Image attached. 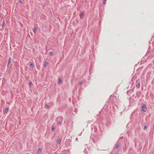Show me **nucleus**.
<instances>
[{"label": "nucleus", "instance_id": "1", "mask_svg": "<svg viewBox=\"0 0 154 154\" xmlns=\"http://www.w3.org/2000/svg\"><path fill=\"white\" fill-rule=\"evenodd\" d=\"M63 120V119L61 117L59 116L57 117L56 120L57 125H60L61 124Z\"/></svg>", "mask_w": 154, "mask_h": 154}, {"label": "nucleus", "instance_id": "2", "mask_svg": "<svg viewBox=\"0 0 154 154\" xmlns=\"http://www.w3.org/2000/svg\"><path fill=\"white\" fill-rule=\"evenodd\" d=\"M141 110L142 111L146 112L147 110V108L146 106L144 104H143L142 108Z\"/></svg>", "mask_w": 154, "mask_h": 154}, {"label": "nucleus", "instance_id": "3", "mask_svg": "<svg viewBox=\"0 0 154 154\" xmlns=\"http://www.w3.org/2000/svg\"><path fill=\"white\" fill-rule=\"evenodd\" d=\"M12 58L11 57H10L9 58L8 60V64H10V63L12 62Z\"/></svg>", "mask_w": 154, "mask_h": 154}, {"label": "nucleus", "instance_id": "4", "mask_svg": "<svg viewBox=\"0 0 154 154\" xmlns=\"http://www.w3.org/2000/svg\"><path fill=\"white\" fill-rule=\"evenodd\" d=\"M61 142V139L60 138H58L57 139V143L58 144H60Z\"/></svg>", "mask_w": 154, "mask_h": 154}, {"label": "nucleus", "instance_id": "5", "mask_svg": "<svg viewBox=\"0 0 154 154\" xmlns=\"http://www.w3.org/2000/svg\"><path fill=\"white\" fill-rule=\"evenodd\" d=\"M33 31L35 33H36L37 31V28L35 26L34 27V29H33Z\"/></svg>", "mask_w": 154, "mask_h": 154}, {"label": "nucleus", "instance_id": "6", "mask_svg": "<svg viewBox=\"0 0 154 154\" xmlns=\"http://www.w3.org/2000/svg\"><path fill=\"white\" fill-rule=\"evenodd\" d=\"M62 79H60V78H59V80H58V84H61L62 83Z\"/></svg>", "mask_w": 154, "mask_h": 154}, {"label": "nucleus", "instance_id": "7", "mask_svg": "<svg viewBox=\"0 0 154 154\" xmlns=\"http://www.w3.org/2000/svg\"><path fill=\"white\" fill-rule=\"evenodd\" d=\"M8 108L7 107L5 110V111H5V113H7L8 112Z\"/></svg>", "mask_w": 154, "mask_h": 154}, {"label": "nucleus", "instance_id": "8", "mask_svg": "<svg viewBox=\"0 0 154 154\" xmlns=\"http://www.w3.org/2000/svg\"><path fill=\"white\" fill-rule=\"evenodd\" d=\"M48 63L47 62H44V66L45 67H46L47 65L48 64Z\"/></svg>", "mask_w": 154, "mask_h": 154}, {"label": "nucleus", "instance_id": "9", "mask_svg": "<svg viewBox=\"0 0 154 154\" xmlns=\"http://www.w3.org/2000/svg\"><path fill=\"white\" fill-rule=\"evenodd\" d=\"M42 149L41 148H39L38 151L37 152L38 153H40L41 152Z\"/></svg>", "mask_w": 154, "mask_h": 154}, {"label": "nucleus", "instance_id": "10", "mask_svg": "<svg viewBox=\"0 0 154 154\" xmlns=\"http://www.w3.org/2000/svg\"><path fill=\"white\" fill-rule=\"evenodd\" d=\"M140 83H138L136 85V87L137 88H139L140 87Z\"/></svg>", "mask_w": 154, "mask_h": 154}, {"label": "nucleus", "instance_id": "11", "mask_svg": "<svg viewBox=\"0 0 154 154\" xmlns=\"http://www.w3.org/2000/svg\"><path fill=\"white\" fill-rule=\"evenodd\" d=\"M119 145L118 143L116 144L115 146V148L117 149L119 148Z\"/></svg>", "mask_w": 154, "mask_h": 154}, {"label": "nucleus", "instance_id": "12", "mask_svg": "<svg viewBox=\"0 0 154 154\" xmlns=\"http://www.w3.org/2000/svg\"><path fill=\"white\" fill-rule=\"evenodd\" d=\"M49 54L51 56H52L53 54V53L52 52L50 51L49 52Z\"/></svg>", "mask_w": 154, "mask_h": 154}, {"label": "nucleus", "instance_id": "13", "mask_svg": "<svg viewBox=\"0 0 154 154\" xmlns=\"http://www.w3.org/2000/svg\"><path fill=\"white\" fill-rule=\"evenodd\" d=\"M34 65L33 63H31V64H30V67H32V68H33L34 67Z\"/></svg>", "mask_w": 154, "mask_h": 154}, {"label": "nucleus", "instance_id": "14", "mask_svg": "<svg viewBox=\"0 0 154 154\" xmlns=\"http://www.w3.org/2000/svg\"><path fill=\"white\" fill-rule=\"evenodd\" d=\"M4 27H5V22H4L3 24H2V28L4 29Z\"/></svg>", "mask_w": 154, "mask_h": 154}, {"label": "nucleus", "instance_id": "15", "mask_svg": "<svg viewBox=\"0 0 154 154\" xmlns=\"http://www.w3.org/2000/svg\"><path fill=\"white\" fill-rule=\"evenodd\" d=\"M45 107L47 108H49L50 107L49 106L48 104H46L45 105Z\"/></svg>", "mask_w": 154, "mask_h": 154}, {"label": "nucleus", "instance_id": "16", "mask_svg": "<svg viewBox=\"0 0 154 154\" xmlns=\"http://www.w3.org/2000/svg\"><path fill=\"white\" fill-rule=\"evenodd\" d=\"M55 128L54 127V126H52V129H51L52 131H53L55 129Z\"/></svg>", "mask_w": 154, "mask_h": 154}, {"label": "nucleus", "instance_id": "17", "mask_svg": "<svg viewBox=\"0 0 154 154\" xmlns=\"http://www.w3.org/2000/svg\"><path fill=\"white\" fill-rule=\"evenodd\" d=\"M84 14L83 13H81L80 14V17L82 18V17L83 16Z\"/></svg>", "mask_w": 154, "mask_h": 154}, {"label": "nucleus", "instance_id": "18", "mask_svg": "<svg viewBox=\"0 0 154 154\" xmlns=\"http://www.w3.org/2000/svg\"><path fill=\"white\" fill-rule=\"evenodd\" d=\"M82 82H81V81L80 82H79V84L80 85H82Z\"/></svg>", "mask_w": 154, "mask_h": 154}, {"label": "nucleus", "instance_id": "19", "mask_svg": "<svg viewBox=\"0 0 154 154\" xmlns=\"http://www.w3.org/2000/svg\"><path fill=\"white\" fill-rule=\"evenodd\" d=\"M144 129H145V130H146L147 129V126L146 125H145L144 126Z\"/></svg>", "mask_w": 154, "mask_h": 154}, {"label": "nucleus", "instance_id": "20", "mask_svg": "<svg viewBox=\"0 0 154 154\" xmlns=\"http://www.w3.org/2000/svg\"><path fill=\"white\" fill-rule=\"evenodd\" d=\"M19 1L20 3H23L21 0H19Z\"/></svg>", "mask_w": 154, "mask_h": 154}, {"label": "nucleus", "instance_id": "21", "mask_svg": "<svg viewBox=\"0 0 154 154\" xmlns=\"http://www.w3.org/2000/svg\"><path fill=\"white\" fill-rule=\"evenodd\" d=\"M106 1H105L104 0V1H103V3L104 4H106Z\"/></svg>", "mask_w": 154, "mask_h": 154}, {"label": "nucleus", "instance_id": "22", "mask_svg": "<svg viewBox=\"0 0 154 154\" xmlns=\"http://www.w3.org/2000/svg\"><path fill=\"white\" fill-rule=\"evenodd\" d=\"M10 65V64H8V65H7V67L8 68H9V67Z\"/></svg>", "mask_w": 154, "mask_h": 154}, {"label": "nucleus", "instance_id": "23", "mask_svg": "<svg viewBox=\"0 0 154 154\" xmlns=\"http://www.w3.org/2000/svg\"><path fill=\"white\" fill-rule=\"evenodd\" d=\"M32 82H30L29 83V85H32Z\"/></svg>", "mask_w": 154, "mask_h": 154}, {"label": "nucleus", "instance_id": "24", "mask_svg": "<svg viewBox=\"0 0 154 154\" xmlns=\"http://www.w3.org/2000/svg\"><path fill=\"white\" fill-rule=\"evenodd\" d=\"M77 139H78V138H76V140H77Z\"/></svg>", "mask_w": 154, "mask_h": 154}, {"label": "nucleus", "instance_id": "25", "mask_svg": "<svg viewBox=\"0 0 154 154\" xmlns=\"http://www.w3.org/2000/svg\"><path fill=\"white\" fill-rule=\"evenodd\" d=\"M104 1H106V0H104Z\"/></svg>", "mask_w": 154, "mask_h": 154}, {"label": "nucleus", "instance_id": "26", "mask_svg": "<svg viewBox=\"0 0 154 154\" xmlns=\"http://www.w3.org/2000/svg\"><path fill=\"white\" fill-rule=\"evenodd\" d=\"M26 154H29L27 153H26Z\"/></svg>", "mask_w": 154, "mask_h": 154}, {"label": "nucleus", "instance_id": "27", "mask_svg": "<svg viewBox=\"0 0 154 154\" xmlns=\"http://www.w3.org/2000/svg\"><path fill=\"white\" fill-rule=\"evenodd\" d=\"M57 154L56 153H55L54 154Z\"/></svg>", "mask_w": 154, "mask_h": 154}]
</instances>
